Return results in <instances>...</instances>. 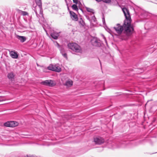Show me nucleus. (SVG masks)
<instances>
[{
  "label": "nucleus",
  "mask_w": 157,
  "mask_h": 157,
  "mask_svg": "<svg viewBox=\"0 0 157 157\" xmlns=\"http://www.w3.org/2000/svg\"><path fill=\"white\" fill-rule=\"evenodd\" d=\"M101 36L104 39L105 42L106 43V44H107V40H106V38L105 37V36L103 34H101Z\"/></svg>",
  "instance_id": "nucleus-23"
},
{
  "label": "nucleus",
  "mask_w": 157,
  "mask_h": 157,
  "mask_svg": "<svg viewBox=\"0 0 157 157\" xmlns=\"http://www.w3.org/2000/svg\"><path fill=\"white\" fill-rule=\"evenodd\" d=\"M73 83V81L69 79L66 81L64 85L67 87H70L72 85Z\"/></svg>",
  "instance_id": "nucleus-12"
},
{
  "label": "nucleus",
  "mask_w": 157,
  "mask_h": 157,
  "mask_svg": "<svg viewBox=\"0 0 157 157\" xmlns=\"http://www.w3.org/2000/svg\"><path fill=\"white\" fill-rule=\"evenodd\" d=\"M3 100L2 99V98L0 97V101H2Z\"/></svg>",
  "instance_id": "nucleus-26"
},
{
  "label": "nucleus",
  "mask_w": 157,
  "mask_h": 157,
  "mask_svg": "<svg viewBox=\"0 0 157 157\" xmlns=\"http://www.w3.org/2000/svg\"><path fill=\"white\" fill-rule=\"evenodd\" d=\"M42 6H35L34 5L33 6V9L34 10L36 17H39V16L38 13H39L40 15H41L42 16L43 10Z\"/></svg>",
  "instance_id": "nucleus-4"
},
{
  "label": "nucleus",
  "mask_w": 157,
  "mask_h": 157,
  "mask_svg": "<svg viewBox=\"0 0 157 157\" xmlns=\"http://www.w3.org/2000/svg\"><path fill=\"white\" fill-rule=\"evenodd\" d=\"M41 84L50 87H52L56 85L55 82L51 80H46L40 82Z\"/></svg>",
  "instance_id": "nucleus-5"
},
{
  "label": "nucleus",
  "mask_w": 157,
  "mask_h": 157,
  "mask_svg": "<svg viewBox=\"0 0 157 157\" xmlns=\"http://www.w3.org/2000/svg\"><path fill=\"white\" fill-rule=\"evenodd\" d=\"M60 52L61 53L62 56H63L66 59H67V54L65 52V51L64 49L63 48H61L60 49Z\"/></svg>",
  "instance_id": "nucleus-13"
},
{
  "label": "nucleus",
  "mask_w": 157,
  "mask_h": 157,
  "mask_svg": "<svg viewBox=\"0 0 157 157\" xmlns=\"http://www.w3.org/2000/svg\"><path fill=\"white\" fill-rule=\"evenodd\" d=\"M10 56L14 59H17L18 57V55L17 52L11 51L10 52Z\"/></svg>",
  "instance_id": "nucleus-10"
},
{
  "label": "nucleus",
  "mask_w": 157,
  "mask_h": 157,
  "mask_svg": "<svg viewBox=\"0 0 157 157\" xmlns=\"http://www.w3.org/2000/svg\"><path fill=\"white\" fill-rule=\"evenodd\" d=\"M94 141L96 144H100L103 143L104 140L101 137H98L94 138Z\"/></svg>",
  "instance_id": "nucleus-7"
},
{
  "label": "nucleus",
  "mask_w": 157,
  "mask_h": 157,
  "mask_svg": "<svg viewBox=\"0 0 157 157\" xmlns=\"http://www.w3.org/2000/svg\"><path fill=\"white\" fill-rule=\"evenodd\" d=\"M101 1H102L103 2H105L106 3H109L111 2V0H101Z\"/></svg>",
  "instance_id": "nucleus-22"
},
{
  "label": "nucleus",
  "mask_w": 157,
  "mask_h": 157,
  "mask_svg": "<svg viewBox=\"0 0 157 157\" xmlns=\"http://www.w3.org/2000/svg\"><path fill=\"white\" fill-rule=\"evenodd\" d=\"M14 76L15 75H14L13 73L12 72H11L8 74L7 76L10 79L12 80L13 79Z\"/></svg>",
  "instance_id": "nucleus-15"
},
{
  "label": "nucleus",
  "mask_w": 157,
  "mask_h": 157,
  "mask_svg": "<svg viewBox=\"0 0 157 157\" xmlns=\"http://www.w3.org/2000/svg\"><path fill=\"white\" fill-rule=\"evenodd\" d=\"M74 3H75V4H77L78 3V0H73Z\"/></svg>",
  "instance_id": "nucleus-25"
},
{
  "label": "nucleus",
  "mask_w": 157,
  "mask_h": 157,
  "mask_svg": "<svg viewBox=\"0 0 157 157\" xmlns=\"http://www.w3.org/2000/svg\"><path fill=\"white\" fill-rule=\"evenodd\" d=\"M72 8L73 10L76 11L78 10V9L77 7V6L75 4L73 5L72 6Z\"/></svg>",
  "instance_id": "nucleus-19"
},
{
  "label": "nucleus",
  "mask_w": 157,
  "mask_h": 157,
  "mask_svg": "<svg viewBox=\"0 0 157 157\" xmlns=\"http://www.w3.org/2000/svg\"><path fill=\"white\" fill-rule=\"evenodd\" d=\"M67 46L69 49L76 52H80L81 51L80 47L76 43H69Z\"/></svg>",
  "instance_id": "nucleus-2"
},
{
  "label": "nucleus",
  "mask_w": 157,
  "mask_h": 157,
  "mask_svg": "<svg viewBox=\"0 0 157 157\" xmlns=\"http://www.w3.org/2000/svg\"><path fill=\"white\" fill-rule=\"evenodd\" d=\"M18 10L19 12L23 16L28 15V13L26 11H24L20 10Z\"/></svg>",
  "instance_id": "nucleus-17"
},
{
  "label": "nucleus",
  "mask_w": 157,
  "mask_h": 157,
  "mask_svg": "<svg viewBox=\"0 0 157 157\" xmlns=\"http://www.w3.org/2000/svg\"><path fill=\"white\" fill-rule=\"evenodd\" d=\"M71 17L72 19L75 21H77L78 20V18L76 14L73 12H70Z\"/></svg>",
  "instance_id": "nucleus-11"
},
{
  "label": "nucleus",
  "mask_w": 157,
  "mask_h": 157,
  "mask_svg": "<svg viewBox=\"0 0 157 157\" xmlns=\"http://www.w3.org/2000/svg\"><path fill=\"white\" fill-rule=\"evenodd\" d=\"M79 23L82 26H84L85 25L84 22L82 19L79 20Z\"/></svg>",
  "instance_id": "nucleus-20"
},
{
  "label": "nucleus",
  "mask_w": 157,
  "mask_h": 157,
  "mask_svg": "<svg viewBox=\"0 0 157 157\" xmlns=\"http://www.w3.org/2000/svg\"><path fill=\"white\" fill-rule=\"evenodd\" d=\"M36 6H42V2L40 0H35Z\"/></svg>",
  "instance_id": "nucleus-18"
},
{
  "label": "nucleus",
  "mask_w": 157,
  "mask_h": 157,
  "mask_svg": "<svg viewBox=\"0 0 157 157\" xmlns=\"http://www.w3.org/2000/svg\"><path fill=\"white\" fill-rule=\"evenodd\" d=\"M49 70L57 72H59L61 71V69L58 64L54 65L50 64L47 67Z\"/></svg>",
  "instance_id": "nucleus-3"
},
{
  "label": "nucleus",
  "mask_w": 157,
  "mask_h": 157,
  "mask_svg": "<svg viewBox=\"0 0 157 157\" xmlns=\"http://www.w3.org/2000/svg\"><path fill=\"white\" fill-rule=\"evenodd\" d=\"M51 35V36L55 39H57L58 37L59 36V34L58 33L56 32H54L52 33Z\"/></svg>",
  "instance_id": "nucleus-14"
},
{
  "label": "nucleus",
  "mask_w": 157,
  "mask_h": 157,
  "mask_svg": "<svg viewBox=\"0 0 157 157\" xmlns=\"http://www.w3.org/2000/svg\"><path fill=\"white\" fill-rule=\"evenodd\" d=\"M17 38L21 42H23L24 41H25L26 40L25 37L24 36H17Z\"/></svg>",
  "instance_id": "nucleus-16"
},
{
  "label": "nucleus",
  "mask_w": 157,
  "mask_h": 157,
  "mask_svg": "<svg viewBox=\"0 0 157 157\" xmlns=\"http://www.w3.org/2000/svg\"><path fill=\"white\" fill-rule=\"evenodd\" d=\"M92 44L94 46L100 47L101 46V44L100 41L97 39L93 40H92Z\"/></svg>",
  "instance_id": "nucleus-8"
},
{
  "label": "nucleus",
  "mask_w": 157,
  "mask_h": 157,
  "mask_svg": "<svg viewBox=\"0 0 157 157\" xmlns=\"http://www.w3.org/2000/svg\"><path fill=\"white\" fill-rule=\"evenodd\" d=\"M102 20L103 24H105V18L104 17L102 18Z\"/></svg>",
  "instance_id": "nucleus-24"
},
{
  "label": "nucleus",
  "mask_w": 157,
  "mask_h": 157,
  "mask_svg": "<svg viewBox=\"0 0 157 157\" xmlns=\"http://www.w3.org/2000/svg\"><path fill=\"white\" fill-rule=\"evenodd\" d=\"M86 10L88 12H90L92 13L93 16H92V19L94 21H95V20H96V18L94 16V10L92 9H91V8H88V7H86Z\"/></svg>",
  "instance_id": "nucleus-9"
},
{
  "label": "nucleus",
  "mask_w": 157,
  "mask_h": 157,
  "mask_svg": "<svg viewBox=\"0 0 157 157\" xmlns=\"http://www.w3.org/2000/svg\"><path fill=\"white\" fill-rule=\"evenodd\" d=\"M18 123L14 121H7L4 123V125L5 126L8 127H14L17 125Z\"/></svg>",
  "instance_id": "nucleus-6"
},
{
  "label": "nucleus",
  "mask_w": 157,
  "mask_h": 157,
  "mask_svg": "<svg viewBox=\"0 0 157 157\" xmlns=\"http://www.w3.org/2000/svg\"><path fill=\"white\" fill-rule=\"evenodd\" d=\"M86 18H87L88 19V20H90L89 17H88L87 16H86Z\"/></svg>",
  "instance_id": "nucleus-27"
},
{
  "label": "nucleus",
  "mask_w": 157,
  "mask_h": 157,
  "mask_svg": "<svg viewBox=\"0 0 157 157\" xmlns=\"http://www.w3.org/2000/svg\"><path fill=\"white\" fill-rule=\"evenodd\" d=\"M122 10L125 18L123 24L121 25L117 24L113 29L118 35H123L121 38L122 39L125 40L128 36L132 33L134 29L131 26V19L129 10L126 8H123Z\"/></svg>",
  "instance_id": "nucleus-1"
},
{
  "label": "nucleus",
  "mask_w": 157,
  "mask_h": 157,
  "mask_svg": "<svg viewBox=\"0 0 157 157\" xmlns=\"http://www.w3.org/2000/svg\"><path fill=\"white\" fill-rule=\"evenodd\" d=\"M55 45L58 48H59V49L61 48H63L62 47H61L59 44L57 42H56V44H55Z\"/></svg>",
  "instance_id": "nucleus-21"
}]
</instances>
